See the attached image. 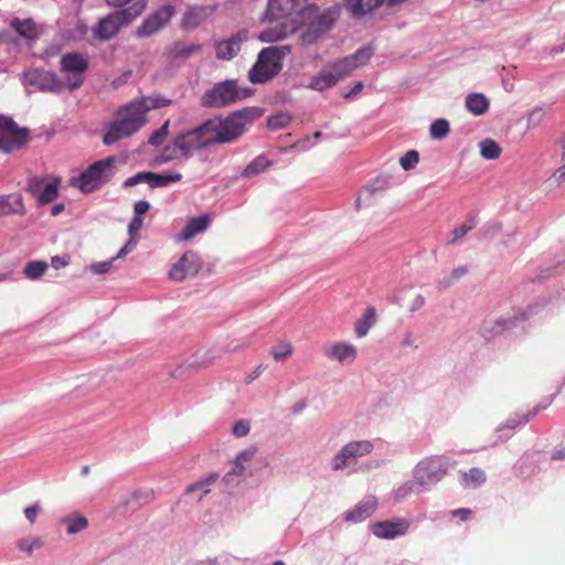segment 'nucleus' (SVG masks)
Returning a JSON list of instances; mask_svg holds the SVG:
<instances>
[{
  "instance_id": "obj_40",
  "label": "nucleus",
  "mask_w": 565,
  "mask_h": 565,
  "mask_svg": "<svg viewBox=\"0 0 565 565\" xmlns=\"http://www.w3.org/2000/svg\"><path fill=\"white\" fill-rule=\"evenodd\" d=\"M47 267V263L44 260H32L26 264V266L23 269V274L26 278L35 280L44 275Z\"/></svg>"
},
{
  "instance_id": "obj_63",
  "label": "nucleus",
  "mask_w": 565,
  "mask_h": 565,
  "mask_svg": "<svg viewBox=\"0 0 565 565\" xmlns=\"http://www.w3.org/2000/svg\"><path fill=\"white\" fill-rule=\"evenodd\" d=\"M135 245L136 244H134V242H130V239H129L126 243V245L124 247H121V249L118 252V254L115 257H113V259H118V258L122 257L124 255L128 254Z\"/></svg>"
},
{
  "instance_id": "obj_11",
  "label": "nucleus",
  "mask_w": 565,
  "mask_h": 565,
  "mask_svg": "<svg viewBox=\"0 0 565 565\" xmlns=\"http://www.w3.org/2000/svg\"><path fill=\"white\" fill-rule=\"evenodd\" d=\"M241 94L235 81H225L216 84L212 89L206 90L201 99L204 107H224L235 103Z\"/></svg>"
},
{
  "instance_id": "obj_36",
  "label": "nucleus",
  "mask_w": 565,
  "mask_h": 565,
  "mask_svg": "<svg viewBox=\"0 0 565 565\" xmlns=\"http://www.w3.org/2000/svg\"><path fill=\"white\" fill-rule=\"evenodd\" d=\"M480 154L487 160H495L501 156L502 148L492 139H484L479 142Z\"/></svg>"
},
{
  "instance_id": "obj_55",
  "label": "nucleus",
  "mask_w": 565,
  "mask_h": 565,
  "mask_svg": "<svg viewBox=\"0 0 565 565\" xmlns=\"http://www.w3.org/2000/svg\"><path fill=\"white\" fill-rule=\"evenodd\" d=\"M148 175H149V172H139V173H137V174H135V175H132V177L128 178V179L125 181L124 185H125V186H134V185H136V184H138V183H140V182H147V183H149V178H148Z\"/></svg>"
},
{
  "instance_id": "obj_4",
  "label": "nucleus",
  "mask_w": 565,
  "mask_h": 565,
  "mask_svg": "<svg viewBox=\"0 0 565 565\" xmlns=\"http://www.w3.org/2000/svg\"><path fill=\"white\" fill-rule=\"evenodd\" d=\"M290 53V45H273L263 49L248 72V79L254 84H262L274 78L282 68V60Z\"/></svg>"
},
{
  "instance_id": "obj_24",
  "label": "nucleus",
  "mask_w": 565,
  "mask_h": 565,
  "mask_svg": "<svg viewBox=\"0 0 565 565\" xmlns=\"http://www.w3.org/2000/svg\"><path fill=\"white\" fill-rule=\"evenodd\" d=\"M25 206L23 203V198L19 193H11L7 195H0V217L18 214H25Z\"/></svg>"
},
{
  "instance_id": "obj_60",
  "label": "nucleus",
  "mask_w": 565,
  "mask_h": 565,
  "mask_svg": "<svg viewBox=\"0 0 565 565\" xmlns=\"http://www.w3.org/2000/svg\"><path fill=\"white\" fill-rule=\"evenodd\" d=\"M51 264L55 269H61L70 264V256H53L51 259Z\"/></svg>"
},
{
  "instance_id": "obj_35",
  "label": "nucleus",
  "mask_w": 565,
  "mask_h": 565,
  "mask_svg": "<svg viewBox=\"0 0 565 565\" xmlns=\"http://www.w3.org/2000/svg\"><path fill=\"white\" fill-rule=\"evenodd\" d=\"M379 189L373 185H365L359 193L356 199V209L360 210L363 206L372 205L379 196Z\"/></svg>"
},
{
  "instance_id": "obj_43",
  "label": "nucleus",
  "mask_w": 565,
  "mask_h": 565,
  "mask_svg": "<svg viewBox=\"0 0 565 565\" xmlns=\"http://www.w3.org/2000/svg\"><path fill=\"white\" fill-rule=\"evenodd\" d=\"M294 352L292 344L290 342H279L271 349V356L275 361L280 362L289 358Z\"/></svg>"
},
{
  "instance_id": "obj_41",
  "label": "nucleus",
  "mask_w": 565,
  "mask_h": 565,
  "mask_svg": "<svg viewBox=\"0 0 565 565\" xmlns=\"http://www.w3.org/2000/svg\"><path fill=\"white\" fill-rule=\"evenodd\" d=\"M468 273L467 266H458L452 269V271L445 276L441 280L438 281L439 289H446L450 287L454 282L458 281Z\"/></svg>"
},
{
  "instance_id": "obj_38",
  "label": "nucleus",
  "mask_w": 565,
  "mask_h": 565,
  "mask_svg": "<svg viewBox=\"0 0 565 565\" xmlns=\"http://www.w3.org/2000/svg\"><path fill=\"white\" fill-rule=\"evenodd\" d=\"M450 132V126L447 119L439 118L431 122L429 127V135L431 139L441 140Z\"/></svg>"
},
{
  "instance_id": "obj_54",
  "label": "nucleus",
  "mask_w": 565,
  "mask_h": 565,
  "mask_svg": "<svg viewBox=\"0 0 565 565\" xmlns=\"http://www.w3.org/2000/svg\"><path fill=\"white\" fill-rule=\"evenodd\" d=\"M255 454H256L255 448H248V449L241 451L236 456L235 460L238 465L245 466L247 462H249L254 458Z\"/></svg>"
},
{
  "instance_id": "obj_15",
  "label": "nucleus",
  "mask_w": 565,
  "mask_h": 565,
  "mask_svg": "<svg viewBox=\"0 0 565 565\" xmlns=\"http://www.w3.org/2000/svg\"><path fill=\"white\" fill-rule=\"evenodd\" d=\"M175 9L173 6L167 4L159 8L143 20L141 25L137 29L138 36H149L161 30L174 15Z\"/></svg>"
},
{
  "instance_id": "obj_13",
  "label": "nucleus",
  "mask_w": 565,
  "mask_h": 565,
  "mask_svg": "<svg viewBox=\"0 0 565 565\" xmlns=\"http://www.w3.org/2000/svg\"><path fill=\"white\" fill-rule=\"evenodd\" d=\"M372 450L373 444L370 440L350 441L334 456L332 468L333 470H342L351 461L371 454Z\"/></svg>"
},
{
  "instance_id": "obj_44",
  "label": "nucleus",
  "mask_w": 565,
  "mask_h": 565,
  "mask_svg": "<svg viewBox=\"0 0 565 565\" xmlns=\"http://www.w3.org/2000/svg\"><path fill=\"white\" fill-rule=\"evenodd\" d=\"M292 117L288 113H278L267 119V126L271 130H278L288 126Z\"/></svg>"
},
{
  "instance_id": "obj_22",
  "label": "nucleus",
  "mask_w": 565,
  "mask_h": 565,
  "mask_svg": "<svg viewBox=\"0 0 565 565\" xmlns=\"http://www.w3.org/2000/svg\"><path fill=\"white\" fill-rule=\"evenodd\" d=\"M337 18V10L327 9L319 13L317 9L310 15H303V22L308 20V24H310L315 30H317L322 35L323 33L331 29Z\"/></svg>"
},
{
  "instance_id": "obj_46",
  "label": "nucleus",
  "mask_w": 565,
  "mask_h": 565,
  "mask_svg": "<svg viewBox=\"0 0 565 565\" xmlns=\"http://www.w3.org/2000/svg\"><path fill=\"white\" fill-rule=\"evenodd\" d=\"M545 117V110L542 107L533 108L526 117V124L529 128L537 127Z\"/></svg>"
},
{
  "instance_id": "obj_26",
  "label": "nucleus",
  "mask_w": 565,
  "mask_h": 565,
  "mask_svg": "<svg viewBox=\"0 0 565 565\" xmlns=\"http://www.w3.org/2000/svg\"><path fill=\"white\" fill-rule=\"evenodd\" d=\"M376 322V310L374 307H367L362 317L359 318L354 323V331L358 338L365 337L370 329Z\"/></svg>"
},
{
  "instance_id": "obj_56",
  "label": "nucleus",
  "mask_w": 565,
  "mask_h": 565,
  "mask_svg": "<svg viewBox=\"0 0 565 565\" xmlns=\"http://www.w3.org/2000/svg\"><path fill=\"white\" fill-rule=\"evenodd\" d=\"M249 433V424L245 420H238L233 426V434L236 437H244Z\"/></svg>"
},
{
  "instance_id": "obj_9",
  "label": "nucleus",
  "mask_w": 565,
  "mask_h": 565,
  "mask_svg": "<svg viewBox=\"0 0 565 565\" xmlns=\"http://www.w3.org/2000/svg\"><path fill=\"white\" fill-rule=\"evenodd\" d=\"M175 145L181 149L182 157H189L193 151L213 146L206 122L204 121L200 126L180 134L175 138Z\"/></svg>"
},
{
  "instance_id": "obj_16",
  "label": "nucleus",
  "mask_w": 565,
  "mask_h": 565,
  "mask_svg": "<svg viewBox=\"0 0 565 565\" xmlns=\"http://www.w3.org/2000/svg\"><path fill=\"white\" fill-rule=\"evenodd\" d=\"M30 84L38 87L42 92H62L66 88V84L55 73L35 70L30 73Z\"/></svg>"
},
{
  "instance_id": "obj_62",
  "label": "nucleus",
  "mask_w": 565,
  "mask_h": 565,
  "mask_svg": "<svg viewBox=\"0 0 565 565\" xmlns=\"http://www.w3.org/2000/svg\"><path fill=\"white\" fill-rule=\"evenodd\" d=\"M245 471V466L244 465H238L236 461L234 462V467L232 469V471H230L226 476H225V479L228 480V478L232 476V475H235V476H241L243 475V472Z\"/></svg>"
},
{
  "instance_id": "obj_30",
  "label": "nucleus",
  "mask_w": 565,
  "mask_h": 565,
  "mask_svg": "<svg viewBox=\"0 0 565 565\" xmlns=\"http://www.w3.org/2000/svg\"><path fill=\"white\" fill-rule=\"evenodd\" d=\"M460 482L465 488H477L486 482V473L480 468H471L460 472Z\"/></svg>"
},
{
  "instance_id": "obj_53",
  "label": "nucleus",
  "mask_w": 565,
  "mask_h": 565,
  "mask_svg": "<svg viewBox=\"0 0 565 565\" xmlns=\"http://www.w3.org/2000/svg\"><path fill=\"white\" fill-rule=\"evenodd\" d=\"M114 260L115 259L111 258L107 262L94 263L90 265V269L95 274H106L111 269Z\"/></svg>"
},
{
  "instance_id": "obj_51",
  "label": "nucleus",
  "mask_w": 565,
  "mask_h": 565,
  "mask_svg": "<svg viewBox=\"0 0 565 565\" xmlns=\"http://www.w3.org/2000/svg\"><path fill=\"white\" fill-rule=\"evenodd\" d=\"M169 120H167L159 129L154 130L150 138L149 143L152 146H159L162 143L168 135Z\"/></svg>"
},
{
  "instance_id": "obj_39",
  "label": "nucleus",
  "mask_w": 565,
  "mask_h": 565,
  "mask_svg": "<svg viewBox=\"0 0 565 565\" xmlns=\"http://www.w3.org/2000/svg\"><path fill=\"white\" fill-rule=\"evenodd\" d=\"M270 166V162L265 157L255 158L242 172L245 178H252L265 171Z\"/></svg>"
},
{
  "instance_id": "obj_59",
  "label": "nucleus",
  "mask_w": 565,
  "mask_h": 565,
  "mask_svg": "<svg viewBox=\"0 0 565 565\" xmlns=\"http://www.w3.org/2000/svg\"><path fill=\"white\" fill-rule=\"evenodd\" d=\"M150 209V204L147 201H138L135 203L134 212L135 216L142 217Z\"/></svg>"
},
{
  "instance_id": "obj_37",
  "label": "nucleus",
  "mask_w": 565,
  "mask_h": 565,
  "mask_svg": "<svg viewBox=\"0 0 565 565\" xmlns=\"http://www.w3.org/2000/svg\"><path fill=\"white\" fill-rule=\"evenodd\" d=\"M44 542L39 536L23 537L17 542L18 550L26 555H31L34 551L42 548Z\"/></svg>"
},
{
  "instance_id": "obj_31",
  "label": "nucleus",
  "mask_w": 565,
  "mask_h": 565,
  "mask_svg": "<svg viewBox=\"0 0 565 565\" xmlns=\"http://www.w3.org/2000/svg\"><path fill=\"white\" fill-rule=\"evenodd\" d=\"M61 522L66 526L67 534H76L88 526V520L77 512L64 516Z\"/></svg>"
},
{
  "instance_id": "obj_8",
  "label": "nucleus",
  "mask_w": 565,
  "mask_h": 565,
  "mask_svg": "<svg viewBox=\"0 0 565 565\" xmlns=\"http://www.w3.org/2000/svg\"><path fill=\"white\" fill-rule=\"evenodd\" d=\"M29 140V129L20 127L11 117L0 115V150L11 152Z\"/></svg>"
},
{
  "instance_id": "obj_64",
  "label": "nucleus",
  "mask_w": 565,
  "mask_h": 565,
  "mask_svg": "<svg viewBox=\"0 0 565 565\" xmlns=\"http://www.w3.org/2000/svg\"><path fill=\"white\" fill-rule=\"evenodd\" d=\"M184 366L179 365L170 372V376L177 380H182L184 377Z\"/></svg>"
},
{
  "instance_id": "obj_57",
  "label": "nucleus",
  "mask_w": 565,
  "mask_h": 565,
  "mask_svg": "<svg viewBox=\"0 0 565 565\" xmlns=\"http://www.w3.org/2000/svg\"><path fill=\"white\" fill-rule=\"evenodd\" d=\"M40 511H41L40 504L35 503V504L26 507L24 509V515L29 520L30 523H34Z\"/></svg>"
},
{
  "instance_id": "obj_28",
  "label": "nucleus",
  "mask_w": 565,
  "mask_h": 565,
  "mask_svg": "<svg viewBox=\"0 0 565 565\" xmlns=\"http://www.w3.org/2000/svg\"><path fill=\"white\" fill-rule=\"evenodd\" d=\"M467 109L476 116L483 115L489 109L488 98L478 93L469 94L466 97Z\"/></svg>"
},
{
  "instance_id": "obj_42",
  "label": "nucleus",
  "mask_w": 565,
  "mask_h": 565,
  "mask_svg": "<svg viewBox=\"0 0 565 565\" xmlns=\"http://www.w3.org/2000/svg\"><path fill=\"white\" fill-rule=\"evenodd\" d=\"M476 225L477 223L473 218H467L463 224L452 230L447 243L455 244L458 239L465 237L469 231L475 228Z\"/></svg>"
},
{
  "instance_id": "obj_7",
  "label": "nucleus",
  "mask_w": 565,
  "mask_h": 565,
  "mask_svg": "<svg viewBox=\"0 0 565 565\" xmlns=\"http://www.w3.org/2000/svg\"><path fill=\"white\" fill-rule=\"evenodd\" d=\"M449 461L444 457H429L415 468L414 483L425 487L440 481L449 469Z\"/></svg>"
},
{
  "instance_id": "obj_32",
  "label": "nucleus",
  "mask_w": 565,
  "mask_h": 565,
  "mask_svg": "<svg viewBox=\"0 0 565 565\" xmlns=\"http://www.w3.org/2000/svg\"><path fill=\"white\" fill-rule=\"evenodd\" d=\"M201 50L202 45L198 43L175 42L170 50V55L173 58H186Z\"/></svg>"
},
{
  "instance_id": "obj_29",
  "label": "nucleus",
  "mask_w": 565,
  "mask_h": 565,
  "mask_svg": "<svg viewBox=\"0 0 565 565\" xmlns=\"http://www.w3.org/2000/svg\"><path fill=\"white\" fill-rule=\"evenodd\" d=\"M354 17H362L383 4L385 0H347Z\"/></svg>"
},
{
  "instance_id": "obj_5",
  "label": "nucleus",
  "mask_w": 565,
  "mask_h": 565,
  "mask_svg": "<svg viewBox=\"0 0 565 565\" xmlns=\"http://www.w3.org/2000/svg\"><path fill=\"white\" fill-rule=\"evenodd\" d=\"M145 9L146 1L137 0L128 8L104 17L93 28L94 36L100 41H108L113 39L124 25L129 24L132 20L139 17Z\"/></svg>"
},
{
  "instance_id": "obj_18",
  "label": "nucleus",
  "mask_w": 565,
  "mask_h": 565,
  "mask_svg": "<svg viewBox=\"0 0 565 565\" xmlns=\"http://www.w3.org/2000/svg\"><path fill=\"white\" fill-rule=\"evenodd\" d=\"M247 40V32L245 30L237 32L226 40L215 43V56L218 60H232L239 51L242 44Z\"/></svg>"
},
{
  "instance_id": "obj_10",
  "label": "nucleus",
  "mask_w": 565,
  "mask_h": 565,
  "mask_svg": "<svg viewBox=\"0 0 565 565\" xmlns=\"http://www.w3.org/2000/svg\"><path fill=\"white\" fill-rule=\"evenodd\" d=\"M87 68L88 60L81 53H67L61 57V72L70 75L64 81L68 90H75L83 85Z\"/></svg>"
},
{
  "instance_id": "obj_6",
  "label": "nucleus",
  "mask_w": 565,
  "mask_h": 565,
  "mask_svg": "<svg viewBox=\"0 0 565 565\" xmlns=\"http://www.w3.org/2000/svg\"><path fill=\"white\" fill-rule=\"evenodd\" d=\"M115 162L114 157L96 161L77 178L72 179L71 184L84 193L93 192L110 180Z\"/></svg>"
},
{
  "instance_id": "obj_33",
  "label": "nucleus",
  "mask_w": 565,
  "mask_h": 565,
  "mask_svg": "<svg viewBox=\"0 0 565 565\" xmlns=\"http://www.w3.org/2000/svg\"><path fill=\"white\" fill-rule=\"evenodd\" d=\"M12 28L23 38L32 40L38 35L36 25L31 19H14L11 23Z\"/></svg>"
},
{
  "instance_id": "obj_58",
  "label": "nucleus",
  "mask_w": 565,
  "mask_h": 565,
  "mask_svg": "<svg viewBox=\"0 0 565 565\" xmlns=\"http://www.w3.org/2000/svg\"><path fill=\"white\" fill-rule=\"evenodd\" d=\"M454 518H459L461 521H467L472 516V510L467 508L455 509L450 512Z\"/></svg>"
},
{
  "instance_id": "obj_49",
  "label": "nucleus",
  "mask_w": 565,
  "mask_h": 565,
  "mask_svg": "<svg viewBox=\"0 0 565 565\" xmlns=\"http://www.w3.org/2000/svg\"><path fill=\"white\" fill-rule=\"evenodd\" d=\"M181 156V149L175 145V140L173 141L172 146H167L162 153L160 154L158 161L159 162H169L173 159H177Z\"/></svg>"
},
{
  "instance_id": "obj_52",
  "label": "nucleus",
  "mask_w": 565,
  "mask_h": 565,
  "mask_svg": "<svg viewBox=\"0 0 565 565\" xmlns=\"http://www.w3.org/2000/svg\"><path fill=\"white\" fill-rule=\"evenodd\" d=\"M565 182V163L548 179L550 186H558Z\"/></svg>"
},
{
  "instance_id": "obj_27",
  "label": "nucleus",
  "mask_w": 565,
  "mask_h": 565,
  "mask_svg": "<svg viewBox=\"0 0 565 565\" xmlns=\"http://www.w3.org/2000/svg\"><path fill=\"white\" fill-rule=\"evenodd\" d=\"M338 83L337 77L329 67L323 68L318 75L311 78L308 88L323 92Z\"/></svg>"
},
{
  "instance_id": "obj_2",
  "label": "nucleus",
  "mask_w": 565,
  "mask_h": 565,
  "mask_svg": "<svg viewBox=\"0 0 565 565\" xmlns=\"http://www.w3.org/2000/svg\"><path fill=\"white\" fill-rule=\"evenodd\" d=\"M317 6L308 4V0H269L266 17L279 26L268 28L259 34L262 42H277L295 33L303 23V15H310Z\"/></svg>"
},
{
  "instance_id": "obj_3",
  "label": "nucleus",
  "mask_w": 565,
  "mask_h": 565,
  "mask_svg": "<svg viewBox=\"0 0 565 565\" xmlns=\"http://www.w3.org/2000/svg\"><path fill=\"white\" fill-rule=\"evenodd\" d=\"M258 116L256 108H243L223 118L205 120L213 145L235 142Z\"/></svg>"
},
{
  "instance_id": "obj_21",
  "label": "nucleus",
  "mask_w": 565,
  "mask_h": 565,
  "mask_svg": "<svg viewBox=\"0 0 565 565\" xmlns=\"http://www.w3.org/2000/svg\"><path fill=\"white\" fill-rule=\"evenodd\" d=\"M213 6H194L189 8L181 20V26L185 30H193L201 25L210 15L213 14Z\"/></svg>"
},
{
  "instance_id": "obj_19",
  "label": "nucleus",
  "mask_w": 565,
  "mask_h": 565,
  "mask_svg": "<svg viewBox=\"0 0 565 565\" xmlns=\"http://www.w3.org/2000/svg\"><path fill=\"white\" fill-rule=\"evenodd\" d=\"M28 190L34 195L38 194L41 204H47L58 195V181L45 183L41 179L31 178L28 183Z\"/></svg>"
},
{
  "instance_id": "obj_34",
  "label": "nucleus",
  "mask_w": 565,
  "mask_h": 565,
  "mask_svg": "<svg viewBox=\"0 0 565 565\" xmlns=\"http://www.w3.org/2000/svg\"><path fill=\"white\" fill-rule=\"evenodd\" d=\"M149 185L151 188H161L166 186L169 183L178 182L182 179V174L179 172L175 173H154L149 172Z\"/></svg>"
},
{
  "instance_id": "obj_25",
  "label": "nucleus",
  "mask_w": 565,
  "mask_h": 565,
  "mask_svg": "<svg viewBox=\"0 0 565 565\" xmlns=\"http://www.w3.org/2000/svg\"><path fill=\"white\" fill-rule=\"evenodd\" d=\"M211 217L207 214L189 220L182 232L179 234L181 241H190L200 233H203L210 225Z\"/></svg>"
},
{
  "instance_id": "obj_50",
  "label": "nucleus",
  "mask_w": 565,
  "mask_h": 565,
  "mask_svg": "<svg viewBox=\"0 0 565 565\" xmlns=\"http://www.w3.org/2000/svg\"><path fill=\"white\" fill-rule=\"evenodd\" d=\"M419 161V154L416 150L407 151L399 160V164L404 170L413 169Z\"/></svg>"
},
{
  "instance_id": "obj_14",
  "label": "nucleus",
  "mask_w": 565,
  "mask_h": 565,
  "mask_svg": "<svg viewBox=\"0 0 565 565\" xmlns=\"http://www.w3.org/2000/svg\"><path fill=\"white\" fill-rule=\"evenodd\" d=\"M372 56V50L363 47L354 54L343 57L328 66L333 72L337 81L350 75L355 68L365 65Z\"/></svg>"
},
{
  "instance_id": "obj_17",
  "label": "nucleus",
  "mask_w": 565,
  "mask_h": 565,
  "mask_svg": "<svg viewBox=\"0 0 565 565\" xmlns=\"http://www.w3.org/2000/svg\"><path fill=\"white\" fill-rule=\"evenodd\" d=\"M409 522L405 519H395L376 522L372 525V533L380 539L391 540L406 534Z\"/></svg>"
},
{
  "instance_id": "obj_23",
  "label": "nucleus",
  "mask_w": 565,
  "mask_h": 565,
  "mask_svg": "<svg viewBox=\"0 0 565 565\" xmlns=\"http://www.w3.org/2000/svg\"><path fill=\"white\" fill-rule=\"evenodd\" d=\"M377 508V501L374 497L367 498L358 503L352 510H349L344 520L347 522L359 523L370 518Z\"/></svg>"
},
{
  "instance_id": "obj_1",
  "label": "nucleus",
  "mask_w": 565,
  "mask_h": 565,
  "mask_svg": "<svg viewBox=\"0 0 565 565\" xmlns=\"http://www.w3.org/2000/svg\"><path fill=\"white\" fill-rule=\"evenodd\" d=\"M172 100L160 95L145 96L134 99L121 106L115 120L104 134L105 145H113L124 138L130 137L141 129L147 122V113L152 109L170 106Z\"/></svg>"
},
{
  "instance_id": "obj_45",
  "label": "nucleus",
  "mask_w": 565,
  "mask_h": 565,
  "mask_svg": "<svg viewBox=\"0 0 565 565\" xmlns=\"http://www.w3.org/2000/svg\"><path fill=\"white\" fill-rule=\"evenodd\" d=\"M217 479V475L216 473H211L209 477H206L205 479L203 480H200L193 484H191L186 492L188 493H193L195 491H201L203 494H206L211 491L210 489V486L212 483H214Z\"/></svg>"
},
{
  "instance_id": "obj_20",
  "label": "nucleus",
  "mask_w": 565,
  "mask_h": 565,
  "mask_svg": "<svg viewBox=\"0 0 565 565\" xmlns=\"http://www.w3.org/2000/svg\"><path fill=\"white\" fill-rule=\"evenodd\" d=\"M324 355L342 364H351L355 361L358 351L356 348L348 342H335L326 348Z\"/></svg>"
},
{
  "instance_id": "obj_61",
  "label": "nucleus",
  "mask_w": 565,
  "mask_h": 565,
  "mask_svg": "<svg viewBox=\"0 0 565 565\" xmlns=\"http://www.w3.org/2000/svg\"><path fill=\"white\" fill-rule=\"evenodd\" d=\"M265 369H266V366L263 364H259L258 366H256V369L250 374H248V376L246 377V383H250L254 380H256L257 377H259L260 374L265 371Z\"/></svg>"
},
{
  "instance_id": "obj_47",
  "label": "nucleus",
  "mask_w": 565,
  "mask_h": 565,
  "mask_svg": "<svg viewBox=\"0 0 565 565\" xmlns=\"http://www.w3.org/2000/svg\"><path fill=\"white\" fill-rule=\"evenodd\" d=\"M321 36V34L315 30L310 24H307L306 30H303L299 36V41L302 45H311Z\"/></svg>"
},
{
  "instance_id": "obj_12",
  "label": "nucleus",
  "mask_w": 565,
  "mask_h": 565,
  "mask_svg": "<svg viewBox=\"0 0 565 565\" xmlns=\"http://www.w3.org/2000/svg\"><path fill=\"white\" fill-rule=\"evenodd\" d=\"M202 269V260L193 250H186L169 270V278L180 282L188 277L195 276Z\"/></svg>"
},
{
  "instance_id": "obj_48",
  "label": "nucleus",
  "mask_w": 565,
  "mask_h": 565,
  "mask_svg": "<svg viewBox=\"0 0 565 565\" xmlns=\"http://www.w3.org/2000/svg\"><path fill=\"white\" fill-rule=\"evenodd\" d=\"M143 226V218L139 216H134L128 225V234L130 236V242L137 244L139 239V232Z\"/></svg>"
}]
</instances>
